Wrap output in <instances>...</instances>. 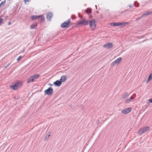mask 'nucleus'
I'll use <instances>...</instances> for the list:
<instances>
[{"instance_id": "nucleus-26", "label": "nucleus", "mask_w": 152, "mask_h": 152, "mask_svg": "<svg viewBox=\"0 0 152 152\" xmlns=\"http://www.w3.org/2000/svg\"><path fill=\"white\" fill-rule=\"evenodd\" d=\"M39 16H40V19L41 20V21H43L44 20V17L42 15H39Z\"/></svg>"}, {"instance_id": "nucleus-32", "label": "nucleus", "mask_w": 152, "mask_h": 152, "mask_svg": "<svg viewBox=\"0 0 152 152\" xmlns=\"http://www.w3.org/2000/svg\"><path fill=\"white\" fill-rule=\"evenodd\" d=\"M10 64V63L9 64H8L7 65V66L5 67V68H6L7 67H8Z\"/></svg>"}, {"instance_id": "nucleus-3", "label": "nucleus", "mask_w": 152, "mask_h": 152, "mask_svg": "<svg viewBox=\"0 0 152 152\" xmlns=\"http://www.w3.org/2000/svg\"><path fill=\"white\" fill-rule=\"evenodd\" d=\"M88 24V22L86 20L83 19L78 22L77 25H87Z\"/></svg>"}, {"instance_id": "nucleus-18", "label": "nucleus", "mask_w": 152, "mask_h": 152, "mask_svg": "<svg viewBox=\"0 0 152 152\" xmlns=\"http://www.w3.org/2000/svg\"><path fill=\"white\" fill-rule=\"evenodd\" d=\"M66 77L64 76H62L60 79V80L63 82L65 81L66 80Z\"/></svg>"}, {"instance_id": "nucleus-28", "label": "nucleus", "mask_w": 152, "mask_h": 152, "mask_svg": "<svg viewBox=\"0 0 152 152\" xmlns=\"http://www.w3.org/2000/svg\"><path fill=\"white\" fill-rule=\"evenodd\" d=\"M3 19L1 18H0V26L3 23Z\"/></svg>"}, {"instance_id": "nucleus-20", "label": "nucleus", "mask_w": 152, "mask_h": 152, "mask_svg": "<svg viewBox=\"0 0 152 152\" xmlns=\"http://www.w3.org/2000/svg\"><path fill=\"white\" fill-rule=\"evenodd\" d=\"M61 26V27L63 28L66 27V22H64V23H62Z\"/></svg>"}, {"instance_id": "nucleus-30", "label": "nucleus", "mask_w": 152, "mask_h": 152, "mask_svg": "<svg viewBox=\"0 0 152 152\" xmlns=\"http://www.w3.org/2000/svg\"><path fill=\"white\" fill-rule=\"evenodd\" d=\"M25 2V3H26L27 2H28L30 0H23Z\"/></svg>"}, {"instance_id": "nucleus-17", "label": "nucleus", "mask_w": 152, "mask_h": 152, "mask_svg": "<svg viewBox=\"0 0 152 152\" xmlns=\"http://www.w3.org/2000/svg\"><path fill=\"white\" fill-rule=\"evenodd\" d=\"M19 88L20 87L23 85V82L20 81H18L15 83Z\"/></svg>"}, {"instance_id": "nucleus-22", "label": "nucleus", "mask_w": 152, "mask_h": 152, "mask_svg": "<svg viewBox=\"0 0 152 152\" xmlns=\"http://www.w3.org/2000/svg\"><path fill=\"white\" fill-rule=\"evenodd\" d=\"M37 26V23H33L30 26V28L31 29H34L35 28V27Z\"/></svg>"}, {"instance_id": "nucleus-24", "label": "nucleus", "mask_w": 152, "mask_h": 152, "mask_svg": "<svg viewBox=\"0 0 152 152\" xmlns=\"http://www.w3.org/2000/svg\"><path fill=\"white\" fill-rule=\"evenodd\" d=\"M6 0H4V1H2L0 4V7H1L2 6H4L6 3Z\"/></svg>"}, {"instance_id": "nucleus-8", "label": "nucleus", "mask_w": 152, "mask_h": 152, "mask_svg": "<svg viewBox=\"0 0 152 152\" xmlns=\"http://www.w3.org/2000/svg\"><path fill=\"white\" fill-rule=\"evenodd\" d=\"M53 15L51 12H48L47 15V18L49 20H50L51 19V17H52Z\"/></svg>"}, {"instance_id": "nucleus-1", "label": "nucleus", "mask_w": 152, "mask_h": 152, "mask_svg": "<svg viewBox=\"0 0 152 152\" xmlns=\"http://www.w3.org/2000/svg\"><path fill=\"white\" fill-rule=\"evenodd\" d=\"M150 129V128L149 126H144L138 131V133L139 134H141L149 130Z\"/></svg>"}, {"instance_id": "nucleus-34", "label": "nucleus", "mask_w": 152, "mask_h": 152, "mask_svg": "<svg viewBox=\"0 0 152 152\" xmlns=\"http://www.w3.org/2000/svg\"><path fill=\"white\" fill-rule=\"evenodd\" d=\"M142 17H141L138 18H137V20H140V19H141Z\"/></svg>"}, {"instance_id": "nucleus-4", "label": "nucleus", "mask_w": 152, "mask_h": 152, "mask_svg": "<svg viewBox=\"0 0 152 152\" xmlns=\"http://www.w3.org/2000/svg\"><path fill=\"white\" fill-rule=\"evenodd\" d=\"M45 94L47 95H50L53 93V89L51 88H49L44 91Z\"/></svg>"}, {"instance_id": "nucleus-25", "label": "nucleus", "mask_w": 152, "mask_h": 152, "mask_svg": "<svg viewBox=\"0 0 152 152\" xmlns=\"http://www.w3.org/2000/svg\"><path fill=\"white\" fill-rule=\"evenodd\" d=\"M71 22V20L70 19H69L67 20V28L68 26L70 24Z\"/></svg>"}, {"instance_id": "nucleus-15", "label": "nucleus", "mask_w": 152, "mask_h": 152, "mask_svg": "<svg viewBox=\"0 0 152 152\" xmlns=\"http://www.w3.org/2000/svg\"><path fill=\"white\" fill-rule=\"evenodd\" d=\"M109 24L110 26H119L118 22L111 23H110Z\"/></svg>"}, {"instance_id": "nucleus-37", "label": "nucleus", "mask_w": 152, "mask_h": 152, "mask_svg": "<svg viewBox=\"0 0 152 152\" xmlns=\"http://www.w3.org/2000/svg\"><path fill=\"white\" fill-rule=\"evenodd\" d=\"M151 74H152V72L151 73Z\"/></svg>"}, {"instance_id": "nucleus-7", "label": "nucleus", "mask_w": 152, "mask_h": 152, "mask_svg": "<svg viewBox=\"0 0 152 152\" xmlns=\"http://www.w3.org/2000/svg\"><path fill=\"white\" fill-rule=\"evenodd\" d=\"M104 48H105L107 49H110L113 48V45L111 42H109L106 43L103 46Z\"/></svg>"}, {"instance_id": "nucleus-11", "label": "nucleus", "mask_w": 152, "mask_h": 152, "mask_svg": "<svg viewBox=\"0 0 152 152\" xmlns=\"http://www.w3.org/2000/svg\"><path fill=\"white\" fill-rule=\"evenodd\" d=\"M129 95V93L128 92H126L123 95L121 99V100L122 101H123L125 99V98L127 96H128Z\"/></svg>"}, {"instance_id": "nucleus-9", "label": "nucleus", "mask_w": 152, "mask_h": 152, "mask_svg": "<svg viewBox=\"0 0 152 152\" xmlns=\"http://www.w3.org/2000/svg\"><path fill=\"white\" fill-rule=\"evenodd\" d=\"M10 87L11 88L15 90H17L18 88H19L18 87L16 83H15L14 85H13L12 86H10Z\"/></svg>"}, {"instance_id": "nucleus-29", "label": "nucleus", "mask_w": 152, "mask_h": 152, "mask_svg": "<svg viewBox=\"0 0 152 152\" xmlns=\"http://www.w3.org/2000/svg\"><path fill=\"white\" fill-rule=\"evenodd\" d=\"M86 11L88 14L90 13H91V10L90 9L87 10Z\"/></svg>"}, {"instance_id": "nucleus-16", "label": "nucleus", "mask_w": 152, "mask_h": 152, "mask_svg": "<svg viewBox=\"0 0 152 152\" xmlns=\"http://www.w3.org/2000/svg\"><path fill=\"white\" fill-rule=\"evenodd\" d=\"M40 18V16H39V15H34L31 16V18L32 20H36L38 18Z\"/></svg>"}, {"instance_id": "nucleus-13", "label": "nucleus", "mask_w": 152, "mask_h": 152, "mask_svg": "<svg viewBox=\"0 0 152 152\" xmlns=\"http://www.w3.org/2000/svg\"><path fill=\"white\" fill-rule=\"evenodd\" d=\"M54 84L56 86H59L61 85V82L60 81L57 80L56 82H55L54 83Z\"/></svg>"}, {"instance_id": "nucleus-33", "label": "nucleus", "mask_w": 152, "mask_h": 152, "mask_svg": "<svg viewBox=\"0 0 152 152\" xmlns=\"http://www.w3.org/2000/svg\"><path fill=\"white\" fill-rule=\"evenodd\" d=\"M11 24V23L10 22H9L8 23V25H10Z\"/></svg>"}, {"instance_id": "nucleus-38", "label": "nucleus", "mask_w": 152, "mask_h": 152, "mask_svg": "<svg viewBox=\"0 0 152 152\" xmlns=\"http://www.w3.org/2000/svg\"><path fill=\"white\" fill-rule=\"evenodd\" d=\"M1 1V0H0V1Z\"/></svg>"}, {"instance_id": "nucleus-36", "label": "nucleus", "mask_w": 152, "mask_h": 152, "mask_svg": "<svg viewBox=\"0 0 152 152\" xmlns=\"http://www.w3.org/2000/svg\"><path fill=\"white\" fill-rule=\"evenodd\" d=\"M50 136V135H48V137H49Z\"/></svg>"}, {"instance_id": "nucleus-10", "label": "nucleus", "mask_w": 152, "mask_h": 152, "mask_svg": "<svg viewBox=\"0 0 152 152\" xmlns=\"http://www.w3.org/2000/svg\"><path fill=\"white\" fill-rule=\"evenodd\" d=\"M34 79L32 76L29 77L27 80V83H28L30 82H32L34 81Z\"/></svg>"}, {"instance_id": "nucleus-2", "label": "nucleus", "mask_w": 152, "mask_h": 152, "mask_svg": "<svg viewBox=\"0 0 152 152\" xmlns=\"http://www.w3.org/2000/svg\"><path fill=\"white\" fill-rule=\"evenodd\" d=\"M96 21L95 19L91 20L89 21V25L90 28L92 29H94L96 27Z\"/></svg>"}, {"instance_id": "nucleus-12", "label": "nucleus", "mask_w": 152, "mask_h": 152, "mask_svg": "<svg viewBox=\"0 0 152 152\" xmlns=\"http://www.w3.org/2000/svg\"><path fill=\"white\" fill-rule=\"evenodd\" d=\"M134 97H133L132 96H131L129 98L126 100V102L128 103L130 102H132V100L134 99Z\"/></svg>"}, {"instance_id": "nucleus-31", "label": "nucleus", "mask_w": 152, "mask_h": 152, "mask_svg": "<svg viewBox=\"0 0 152 152\" xmlns=\"http://www.w3.org/2000/svg\"><path fill=\"white\" fill-rule=\"evenodd\" d=\"M149 101L150 102H151V103H152V98H151V99H149Z\"/></svg>"}, {"instance_id": "nucleus-6", "label": "nucleus", "mask_w": 152, "mask_h": 152, "mask_svg": "<svg viewBox=\"0 0 152 152\" xmlns=\"http://www.w3.org/2000/svg\"><path fill=\"white\" fill-rule=\"evenodd\" d=\"M122 58L120 57L118 58L117 60H115L114 62H113L111 64V66H114L116 65L117 63H119L121 61Z\"/></svg>"}, {"instance_id": "nucleus-14", "label": "nucleus", "mask_w": 152, "mask_h": 152, "mask_svg": "<svg viewBox=\"0 0 152 152\" xmlns=\"http://www.w3.org/2000/svg\"><path fill=\"white\" fill-rule=\"evenodd\" d=\"M151 13V12L149 11H148L144 13L141 16V17H146V16L148 15Z\"/></svg>"}, {"instance_id": "nucleus-23", "label": "nucleus", "mask_w": 152, "mask_h": 152, "mask_svg": "<svg viewBox=\"0 0 152 152\" xmlns=\"http://www.w3.org/2000/svg\"><path fill=\"white\" fill-rule=\"evenodd\" d=\"M152 74H151L148 79L147 80V83H148L150 81V80L152 79Z\"/></svg>"}, {"instance_id": "nucleus-21", "label": "nucleus", "mask_w": 152, "mask_h": 152, "mask_svg": "<svg viewBox=\"0 0 152 152\" xmlns=\"http://www.w3.org/2000/svg\"><path fill=\"white\" fill-rule=\"evenodd\" d=\"M34 79L38 78L39 77V75L38 74H36L32 76Z\"/></svg>"}, {"instance_id": "nucleus-27", "label": "nucleus", "mask_w": 152, "mask_h": 152, "mask_svg": "<svg viewBox=\"0 0 152 152\" xmlns=\"http://www.w3.org/2000/svg\"><path fill=\"white\" fill-rule=\"evenodd\" d=\"M22 58V57L21 56H20L17 59V61H19Z\"/></svg>"}, {"instance_id": "nucleus-5", "label": "nucleus", "mask_w": 152, "mask_h": 152, "mask_svg": "<svg viewBox=\"0 0 152 152\" xmlns=\"http://www.w3.org/2000/svg\"><path fill=\"white\" fill-rule=\"evenodd\" d=\"M121 111L122 113L124 114H127L131 111V109L130 108L127 107L124 109L122 110Z\"/></svg>"}, {"instance_id": "nucleus-19", "label": "nucleus", "mask_w": 152, "mask_h": 152, "mask_svg": "<svg viewBox=\"0 0 152 152\" xmlns=\"http://www.w3.org/2000/svg\"><path fill=\"white\" fill-rule=\"evenodd\" d=\"M128 23H121L118 22L119 26H125L126 24H127Z\"/></svg>"}, {"instance_id": "nucleus-35", "label": "nucleus", "mask_w": 152, "mask_h": 152, "mask_svg": "<svg viewBox=\"0 0 152 152\" xmlns=\"http://www.w3.org/2000/svg\"><path fill=\"white\" fill-rule=\"evenodd\" d=\"M145 41V40H144L142 41V42H144V41Z\"/></svg>"}]
</instances>
